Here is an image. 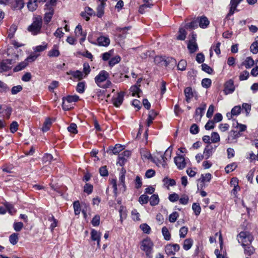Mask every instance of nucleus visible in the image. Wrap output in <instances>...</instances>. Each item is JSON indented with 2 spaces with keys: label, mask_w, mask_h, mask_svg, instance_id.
<instances>
[{
  "label": "nucleus",
  "mask_w": 258,
  "mask_h": 258,
  "mask_svg": "<svg viewBox=\"0 0 258 258\" xmlns=\"http://www.w3.org/2000/svg\"><path fill=\"white\" fill-rule=\"evenodd\" d=\"M97 42L100 46H107L110 44V39L107 36H101L98 38Z\"/></svg>",
  "instance_id": "13"
},
{
  "label": "nucleus",
  "mask_w": 258,
  "mask_h": 258,
  "mask_svg": "<svg viewBox=\"0 0 258 258\" xmlns=\"http://www.w3.org/2000/svg\"><path fill=\"white\" fill-rule=\"evenodd\" d=\"M68 75H72L75 78L77 79L78 80H81L84 77L83 73L80 71H70L67 72Z\"/></svg>",
  "instance_id": "16"
},
{
  "label": "nucleus",
  "mask_w": 258,
  "mask_h": 258,
  "mask_svg": "<svg viewBox=\"0 0 258 258\" xmlns=\"http://www.w3.org/2000/svg\"><path fill=\"white\" fill-rule=\"evenodd\" d=\"M63 98H64V100H66V101L69 102V103H72L73 102H75L79 100V96L77 95H73V96H68L66 97H63Z\"/></svg>",
  "instance_id": "37"
},
{
  "label": "nucleus",
  "mask_w": 258,
  "mask_h": 258,
  "mask_svg": "<svg viewBox=\"0 0 258 258\" xmlns=\"http://www.w3.org/2000/svg\"><path fill=\"white\" fill-rule=\"evenodd\" d=\"M193 241L190 238L186 239L183 242V248L185 250H189L192 246Z\"/></svg>",
  "instance_id": "27"
},
{
  "label": "nucleus",
  "mask_w": 258,
  "mask_h": 258,
  "mask_svg": "<svg viewBox=\"0 0 258 258\" xmlns=\"http://www.w3.org/2000/svg\"><path fill=\"white\" fill-rule=\"evenodd\" d=\"M214 151V148L211 145H207L205 147L203 152V154L205 156V158L206 159L209 158L212 155Z\"/></svg>",
  "instance_id": "14"
},
{
  "label": "nucleus",
  "mask_w": 258,
  "mask_h": 258,
  "mask_svg": "<svg viewBox=\"0 0 258 258\" xmlns=\"http://www.w3.org/2000/svg\"><path fill=\"white\" fill-rule=\"evenodd\" d=\"M179 214L177 212H174L171 214L169 217V220L170 222L174 223L176 221Z\"/></svg>",
  "instance_id": "59"
},
{
  "label": "nucleus",
  "mask_w": 258,
  "mask_h": 258,
  "mask_svg": "<svg viewBox=\"0 0 258 258\" xmlns=\"http://www.w3.org/2000/svg\"><path fill=\"white\" fill-rule=\"evenodd\" d=\"M186 67V62L184 60H181L177 66V68L179 70L184 71Z\"/></svg>",
  "instance_id": "61"
},
{
  "label": "nucleus",
  "mask_w": 258,
  "mask_h": 258,
  "mask_svg": "<svg viewBox=\"0 0 258 258\" xmlns=\"http://www.w3.org/2000/svg\"><path fill=\"white\" fill-rule=\"evenodd\" d=\"M53 13V10L51 8L49 9L48 11L45 13L44 20L46 23L47 24L51 21Z\"/></svg>",
  "instance_id": "22"
},
{
  "label": "nucleus",
  "mask_w": 258,
  "mask_h": 258,
  "mask_svg": "<svg viewBox=\"0 0 258 258\" xmlns=\"http://www.w3.org/2000/svg\"><path fill=\"white\" fill-rule=\"evenodd\" d=\"M192 209L197 216H198L201 213V208L199 204L194 203L192 206Z\"/></svg>",
  "instance_id": "42"
},
{
  "label": "nucleus",
  "mask_w": 258,
  "mask_h": 258,
  "mask_svg": "<svg viewBox=\"0 0 258 258\" xmlns=\"http://www.w3.org/2000/svg\"><path fill=\"white\" fill-rule=\"evenodd\" d=\"M235 90L233 81L230 80L226 82L224 85V92L226 94H231Z\"/></svg>",
  "instance_id": "10"
},
{
  "label": "nucleus",
  "mask_w": 258,
  "mask_h": 258,
  "mask_svg": "<svg viewBox=\"0 0 258 258\" xmlns=\"http://www.w3.org/2000/svg\"><path fill=\"white\" fill-rule=\"evenodd\" d=\"M27 7L30 11L33 12L36 10L38 7V3L35 0H29Z\"/></svg>",
  "instance_id": "24"
},
{
  "label": "nucleus",
  "mask_w": 258,
  "mask_h": 258,
  "mask_svg": "<svg viewBox=\"0 0 258 258\" xmlns=\"http://www.w3.org/2000/svg\"><path fill=\"white\" fill-rule=\"evenodd\" d=\"M238 241L241 243L243 246H246L250 244L253 240V236L246 231L241 232L237 236Z\"/></svg>",
  "instance_id": "4"
},
{
  "label": "nucleus",
  "mask_w": 258,
  "mask_h": 258,
  "mask_svg": "<svg viewBox=\"0 0 258 258\" xmlns=\"http://www.w3.org/2000/svg\"><path fill=\"white\" fill-rule=\"evenodd\" d=\"M249 74L246 71H243L239 76V80L240 81L246 80L248 79Z\"/></svg>",
  "instance_id": "63"
},
{
  "label": "nucleus",
  "mask_w": 258,
  "mask_h": 258,
  "mask_svg": "<svg viewBox=\"0 0 258 258\" xmlns=\"http://www.w3.org/2000/svg\"><path fill=\"white\" fill-rule=\"evenodd\" d=\"M198 21L197 19L196 21H192L190 23L187 24L185 25L186 28L188 29H195L198 27Z\"/></svg>",
  "instance_id": "62"
},
{
  "label": "nucleus",
  "mask_w": 258,
  "mask_h": 258,
  "mask_svg": "<svg viewBox=\"0 0 258 258\" xmlns=\"http://www.w3.org/2000/svg\"><path fill=\"white\" fill-rule=\"evenodd\" d=\"M39 55V54L32 53L25 59V61L27 62V64H28V63L29 62H32L34 61L37 59V58L38 57Z\"/></svg>",
  "instance_id": "40"
},
{
  "label": "nucleus",
  "mask_w": 258,
  "mask_h": 258,
  "mask_svg": "<svg viewBox=\"0 0 258 258\" xmlns=\"http://www.w3.org/2000/svg\"><path fill=\"white\" fill-rule=\"evenodd\" d=\"M254 61L250 57H247L242 62V64L245 66L246 69H249L254 65Z\"/></svg>",
  "instance_id": "21"
},
{
  "label": "nucleus",
  "mask_w": 258,
  "mask_h": 258,
  "mask_svg": "<svg viewBox=\"0 0 258 258\" xmlns=\"http://www.w3.org/2000/svg\"><path fill=\"white\" fill-rule=\"evenodd\" d=\"M24 6V0H15L13 4V8L16 10H21Z\"/></svg>",
  "instance_id": "25"
},
{
  "label": "nucleus",
  "mask_w": 258,
  "mask_h": 258,
  "mask_svg": "<svg viewBox=\"0 0 258 258\" xmlns=\"http://www.w3.org/2000/svg\"><path fill=\"white\" fill-rule=\"evenodd\" d=\"M241 111V107L240 106H235L231 110V114L232 115H237Z\"/></svg>",
  "instance_id": "55"
},
{
  "label": "nucleus",
  "mask_w": 258,
  "mask_h": 258,
  "mask_svg": "<svg viewBox=\"0 0 258 258\" xmlns=\"http://www.w3.org/2000/svg\"><path fill=\"white\" fill-rule=\"evenodd\" d=\"M202 69L203 71L209 74H211L213 72L212 69L206 63H203L201 66Z\"/></svg>",
  "instance_id": "51"
},
{
  "label": "nucleus",
  "mask_w": 258,
  "mask_h": 258,
  "mask_svg": "<svg viewBox=\"0 0 258 258\" xmlns=\"http://www.w3.org/2000/svg\"><path fill=\"white\" fill-rule=\"evenodd\" d=\"M197 21L199 24V26L202 28H206L209 25V21L205 16H202L197 18Z\"/></svg>",
  "instance_id": "12"
},
{
  "label": "nucleus",
  "mask_w": 258,
  "mask_h": 258,
  "mask_svg": "<svg viewBox=\"0 0 258 258\" xmlns=\"http://www.w3.org/2000/svg\"><path fill=\"white\" fill-rule=\"evenodd\" d=\"M187 48L190 53H194L198 50V47L195 41L189 40L187 45Z\"/></svg>",
  "instance_id": "19"
},
{
  "label": "nucleus",
  "mask_w": 258,
  "mask_h": 258,
  "mask_svg": "<svg viewBox=\"0 0 258 258\" xmlns=\"http://www.w3.org/2000/svg\"><path fill=\"white\" fill-rule=\"evenodd\" d=\"M140 228L142 230V231L145 233L149 234L150 233L151 231V228L150 226L147 225V224H142L140 225Z\"/></svg>",
  "instance_id": "52"
},
{
  "label": "nucleus",
  "mask_w": 258,
  "mask_h": 258,
  "mask_svg": "<svg viewBox=\"0 0 258 258\" xmlns=\"http://www.w3.org/2000/svg\"><path fill=\"white\" fill-rule=\"evenodd\" d=\"M153 246V242L149 238L145 239L141 242V248L145 252L146 256L149 258L152 257Z\"/></svg>",
  "instance_id": "3"
},
{
  "label": "nucleus",
  "mask_w": 258,
  "mask_h": 258,
  "mask_svg": "<svg viewBox=\"0 0 258 258\" xmlns=\"http://www.w3.org/2000/svg\"><path fill=\"white\" fill-rule=\"evenodd\" d=\"M75 33L77 36H82L83 34H86L83 32L82 26L80 25L76 26L75 29Z\"/></svg>",
  "instance_id": "48"
},
{
  "label": "nucleus",
  "mask_w": 258,
  "mask_h": 258,
  "mask_svg": "<svg viewBox=\"0 0 258 258\" xmlns=\"http://www.w3.org/2000/svg\"><path fill=\"white\" fill-rule=\"evenodd\" d=\"M124 93L120 92L117 93L116 97L112 98V103L115 107H119L122 103L124 98Z\"/></svg>",
  "instance_id": "9"
},
{
  "label": "nucleus",
  "mask_w": 258,
  "mask_h": 258,
  "mask_svg": "<svg viewBox=\"0 0 258 258\" xmlns=\"http://www.w3.org/2000/svg\"><path fill=\"white\" fill-rule=\"evenodd\" d=\"M244 253L246 255L250 256L254 252V248L252 246H244Z\"/></svg>",
  "instance_id": "58"
},
{
  "label": "nucleus",
  "mask_w": 258,
  "mask_h": 258,
  "mask_svg": "<svg viewBox=\"0 0 258 258\" xmlns=\"http://www.w3.org/2000/svg\"><path fill=\"white\" fill-rule=\"evenodd\" d=\"M75 215H79L81 212L80 205L79 201H75L73 203Z\"/></svg>",
  "instance_id": "45"
},
{
  "label": "nucleus",
  "mask_w": 258,
  "mask_h": 258,
  "mask_svg": "<svg viewBox=\"0 0 258 258\" xmlns=\"http://www.w3.org/2000/svg\"><path fill=\"white\" fill-rule=\"evenodd\" d=\"M85 82H79L76 88L77 91L79 93H82L85 91Z\"/></svg>",
  "instance_id": "43"
},
{
  "label": "nucleus",
  "mask_w": 258,
  "mask_h": 258,
  "mask_svg": "<svg viewBox=\"0 0 258 258\" xmlns=\"http://www.w3.org/2000/svg\"><path fill=\"white\" fill-rule=\"evenodd\" d=\"M206 104H202L201 106L198 108L196 111V115L200 116V118H201L203 114V111L206 109Z\"/></svg>",
  "instance_id": "32"
},
{
  "label": "nucleus",
  "mask_w": 258,
  "mask_h": 258,
  "mask_svg": "<svg viewBox=\"0 0 258 258\" xmlns=\"http://www.w3.org/2000/svg\"><path fill=\"white\" fill-rule=\"evenodd\" d=\"M130 91L132 92V96H135L137 95L138 97H140V93L141 92V90L137 85L131 87Z\"/></svg>",
  "instance_id": "33"
},
{
  "label": "nucleus",
  "mask_w": 258,
  "mask_h": 258,
  "mask_svg": "<svg viewBox=\"0 0 258 258\" xmlns=\"http://www.w3.org/2000/svg\"><path fill=\"white\" fill-rule=\"evenodd\" d=\"M250 51L253 54H256L258 52V43L257 40L253 42L250 46Z\"/></svg>",
  "instance_id": "46"
},
{
  "label": "nucleus",
  "mask_w": 258,
  "mask_h": 258,
  "mask_svg": "<svg viewBox=\"0 0 258 258\" xmlns=\"http://www.w3.org/2000/svg\"><path fill=\"white\" fill-rule=\"evenodd\" d=\"M109 77V73L106 71L102 70L95 77V82L100 88H108L111 85V81L108 80Z\"/></svg>",
  "instance_id": "1"
},
{
  "label": "nucleus",
  "mask_w": 258,
  "mask_h": 258,
  "mask_svg": "<svg viewBox=\"0 0 258 258\" xmlns=\"http://www.w3.org/2000/svg\"><path fill=\"white\" fill-rule=\"evenodd\" d=\"M188 228L185 226L181 227L179 230V235L180 238H184L187 233Z\"/></svg>",
  "instance_id": "56"
},
{
  "label": "nucleus",
  "mask_w": 258,
  "mask_h": 258,
  "mask_svg": "<svg viewBox=\"0 0 258 258\" xmlns=\"http://www.w3.org/2000/svg\"><path fill=\"white\" fill-rule=\"evenodd\" d=\"M54 160L52 156L50 154H45L43 157V161L44 163H50L52 160Z\"/></svg>",
  "instance_id": "47"
},
{
  "label": "nucleus",
  "mask_w": 258,
  "mask_h": 258,
  "mask_svg": "<svg viewBox=\"0 0 258 258\" xmlns=\"http://www.w3.org/2000/svg\"><path fill=\"white\" fill-rule=\"evenodd\" d=\"M18 234L14 233L10 236L9 240L13 245H15L18 241Z\"/></svg>",
  "instance_id": "35"
},
{
  "label": "nucleus",
  "mask_w": 258,
  "mask_h": 258,
  "mask_svg": "<svg viewBox=\"0 0 258 258\" xmlns=\"http://www.w3.org/2000/svg\"><path fill=\"white\" fill-rule=\"evenodd\" d=\"M194 93L190 87H187L184 89V94L187 102L194 96Z\"/></svg>",
  "instance_id": "20"
},
{
  "label": "nucleus",
  "mask_w": 258,
  "mask_h": 258,
  "mask_svg": "<svg viewBox=\"0 0 258 258\" xmlns=\"http://www.w3.org/2000/svg\"><path fill=\"white\" fill-rule=\"evenodd\" d=\"M237 5V3L235 1V0H231L230 2V10L229 12V14L232 15L234 13V11L236 8Z\"/></svg>",
  "instance_id": "54"
},
{
  "label": "nucleus",
  "mask_w": 258,
  "mask_h": 258,
  "mask_svg": "<svg viewBox=\"0 0 258 258\" xmlns=\"http://www.w3.org/2000/svg\"><path fill=\"white\" fill-rule=\"evenodd\" d=\"M51 125V121L50 119L47 118L45 120V121L44 123L43 126L42 128V131L44 132L48 131L49 130Z\"/></svg>",
  "instance_id": "38"
},
{
  "label": "nucleus",
  "mask_w": 258,
  "mask_h": 258,
  "mask_svg": "<svg viewBox=\"0 0 258 258\" xmlns=\"http://www.w3.org/2000/svg\"><path fill=\"white\" fill-rule=\"evenodd\" d=\"M123 150L122 146L120 144H116L113 148H109L107 152H109L110 154H117Z\"/></svg>",
  "instance_id": "18"
},
{
  "label": "nucleus",
  "mask_w": 258,
  "mask_h": 258,
  "mask_svg": "<svg viewBox=\"0 0 258 258\" xmlns=\"http://www.w3.org/2000/svg\"><path fill=\"white\" fill-rule=\"evenodd\" d=\"M162 233L165 240H170L171 237L170 234L167 228H166V227H163L162 229Z\"/></svg>",
  "instance_id": "39"
},
{
  "label": "nucleus",
  "mask_w": 258,
  "mask_h": 258,
  "mask_svg": "<svg viewBox=\"0 0 258 258\" xmlns=\"http://www.w3.org/2000/svg\"><path fill=\"white\" fill-rule=\"evenodd\" d=\"M5 206L11 214H13L16 212V210L14 209L13 206L12 204L9 203H6L5 204Z\"/></svg>",
  "instance_id": "60"
},
{
  "label": "nucleus",
  "mask_w": 258,
  "mask_h": 258,
  "mask_svg": "<svg viewBox=\"0 0 258 258\" xmlns=\"http://www.w3.org/2000/svg\"><path fill=\"white\" fill-rule=\"evenodd\" d=\"M174 162L179 169H182L186 166V162L183 156L177 154L174 159Z\"/></svg>",
  "instance_id": "7"
},
{
  "label": "nucleus",
  "mask_w": 258,
  "mask_h": 258,
  "mask_svg": "<svg viewBox=\"0 0 258 258\" xmlns=\"http://www.w3.org/2000/svg\"><path fill=\"white\" fill-rule=\"evenodd\" d=\"M93 190V185L89 184L86 183L84 187V191L88 194H90L92 193Z\"/></svg>",
  "instance_id": "53"
},
{
  "label": "nucleus",
  "mask_w": 258,
  "mask_h": 258,
  "mask_svg": "<svg viewBox=\"0 0 258 258\" xmlns=\"http://www.w3.org/2000/svg\"><path fill=\"white\" fill-rule=\"evenodd\" d=\"M186 36V33L184 29L181 28L179 29L178 35L177 36V39L179 40H184Z\"/></svg>",
  "instance_id": "30"
},
{
  "label": "nucleus",
  "mask_w": 258,
  "mask_h": 258,
  "mask_svg": "<svg viewBox=\"0 0 258 258\" xmlns=\"http://www.w3.org/2000/svg\"><path fill=\"white\" fill-rule=\"evenodd\" d=\"M47 43L43 42L41 45L36 46L35 47H33V49L35 52H41L47 49Z\"/></svg>",
  "instance_id": "23"
},
{
  "label": "nucleus",
  "mask_w": 258,
  "mask_h": 258,
  "mask_svg": "<svg viewBox=\"0 0 258 258\" xmlns=\"http://www.w3.org/2000/svg\"><path fill=\"white\" fill-rule=\"evenodd\" d=\"M114 50L111 49L108 52H106L102 54V59L104 61L109 59L111 56L113 55Z\"/></svg>",
  "instance_id": "36"
},
{
  "label": "nucleus",
  "mask_w": 258,
  "mask_h": 258,
  "mask_svg": "<svg viewBox=\"0 0 258 258\" xmlns=\"http://www.w3.org/2000/svg\"><path fill=\"white\" fill-rule=\"evenodd\" d=\"M13 62V59H7L1 62L2 70L3 72L7 71L11 69L10 65L12 64Z\"/></svg>",
  "instance_id": "17"
},
{
  "label": "nucleus",
  "mask_w": 258,
  "mask_h": 258,
  "mask_svg": "<svg viewBox=\"0 0 258 258\" xmlns=\"http://www.w3.org/2000/svg\"><path fill=\"white\" fill-rule=\"evenodd\" d=\"M105 4L100 3L97 8V16L101 18L104 14V9Z\"/></svg>",
  "instance_id": "26"
},
{
  "label": "nucleus",
  "mask_w": 258,
  "mask_h": 258,
  "mask_svg": "<svg viewBox=\"0 0 258 258\" xmlns=\"http://www.w3.org/2000/svg\"><path fill=\"white\" fill-rule=\"evenodd\" d=\"M60 52L58 49V46L54 45L52 48L48 52V56L50 57H57L59 55Z\"/></svg>",
  "instance_id": "15"
},
{
  "label": "nucleus",
  "mask_w": 258,
  "mask_h": 258,
  "mask_svg": "<svg viewBox=\"0 0 258 258\" xmlns=\"http://www.w3.org/2000/svg\"><path fill=\"white\" fill-rule=\"evenodd\" d=\"M149 201V197L146 195H141L139 199V202L141 204H147Z\"/></svg>",
  "instance_id": "57"
},
{
  "label": "nucleus",
  "mask_w": 258,
  "mask_h": 258,
  "mask_svg": "<svg viewBox=\"0 0 258 258\" xmlns=\"http://www.w3.org/2000/svg\"><path fill=\"white\" fill-rule=\"evenodd\" d=\"M62 107L64 110H69L73 107V106L71 103L66 101L64 98H62Z\"/></svg>",
  "instance_id": "44"
},
{
  "label": "nucleus",
  "mask_w": 258,
  "mask_h": 258,
  "mask_svg": "<svg viewBox=\"0 0 258 258\" xmlns=\"http://www.w3.org/2000/svg\"><path fill=\"white\" fill-rule=\"evenodd\" d=\"M101 234L100 232L93 229L91 232V238L93 241H97V246L100 247V240L101 238Z\"/></svg>",
  "instance_id": "11"
},
{
  "label": "nucleus",
  "mask_w": 258,
  "mask_h": 258,
  "mask_svg": "<svg viewBox=\"0 0 258 258\" xmlns=\"http://www.w3.org/2000/svg\"><path fill=\"white\" fill-rule=\"evenodd\" d=\"M121 60V58L119 55H116L111 58L108 62L110 67H112L116 64L119 63Z\"/></svg>",
  "instance_id": "28"
},
{
  "label": "nucleus",
  "mask_w": 258,
  "mask_h": 258,
  "mask_svg": "<svg viewBox=\"0 0 258 258\" xmlns=\"http://www.w3.org/2000/svg\"><path fill=\"white\" fill-rule=\"evenodd\" d=\"M211 80L210 79L205 78L203 79L202 81V85L203 87L208 88L211 85Z\"/></svg>",
  "instance_id": "49"
},
{
  "label": "nucleus",
  "mask_w": 258,
  "mask_h": 258,
  "mask_svg": "<svg viewBox=\"0 0 258 258\" xmlns=\"http://www.w3.org/2000/svg\"><path fill=\"white\" fill-rule=\"evenodd\" d=\"M42 25V18L38 16L34 18L33 23L28 27V30L33 35H36L40 32Z\"/></svg>",
  "instance_id": "2"
},
{
  "label": "nucleus",
  "mask_w": 258,
  "mask_h": 258,
  "mask_svg": "<svg viewBox=\"0 0 258 258\" xmlns=\"http://www.w3.org/2000/svg\"><path fill=\"white\" fill-rule=\"evenodd\" d=\"M173 148L171 146H170L165 152L164 155L162 156V160H163L162 162L161 163L162 166L163 168H166L167 166V164L166 163V160H168V159H170L172 155Z\"/></svg>",
  "instance_id": "8"
},
{
  "label": "nucleus",
  "mask_w": 258,
  "mask_h": 258,
  "mask_svg": "<svg viewBox=\"0 0 258 258\" xmlns=\"http://www.w3.org/2000/svg\"><path fill=\"white\" fill-rule=\"evenodd\" d=\"M77 128V126L75 123H71L70 126L68 127V130L69 132L76 134L78 133Z\"/></svg>",
  "instance_id": "50"
},
{
  "label": "nucleus",
  "mask_w": 258,
  "mask_h": 258,
  "mask_svg": "<svg viewBox=\"0 0 258 258\" xmlns=\"http://www.w3.org/2000/svg\"><path fill=\"white\" fill-rule=\"evenodd\" d=\"M28 64H27V62L24 60L21 62L19 63L15 68L14 69V71L15 72L20 71L23 69H25Z\"/></svg>",
  "instance_id": "29"
},
{
  "label": "nucleus",
  "mask_w": 258,
  "mask_h": 258,
  "mask_svg": "<svg viewBox=\"0 0 258 258\" xmlns=\"http://www.w3.org/2000/svg\"><path fill=\"white\" fill-rule=\"evenodd\" d=\"M125 173V170H124L123 168H122L119 173V181L118 183V185L119 187L120 190L123 192L125 190V185L124 181Z\"/></svg>",
  "instance_id": "5"
},
{
  "label": "nucleus",
  "mask_w": 258,
  "mask_h": 258,
  "mask_svg": "<svg viewBox=\"0 0 258 258\" xmlns=\"http://www.w3.org/2000/svg\"><path fill=\"white\" fill-rule=\"evenodd\" d=\"M180 248V246L177 244H168L166 246L165 250L167 255H174L177 252Z\"/></svg>",
  "instance_id": "6"
},
{
  "label": "nucleus",
  "mask_w": 258,
  "mask_h": 258,
  "mask_svg": "<svg viewBox=\"0 0 258 258\" xmlns=\"http://www.w3.org/2000/svg\"><path fill=\"white\" fill-rule=\"evenodd\" d=\"M211 141L213 143L219 142L220 140L219 135L216 132H213L211 134Z\"/></svg>",
  "instance_id": "41"
},
{
  "label": "nucleus",
  "mask_w": 258,
  "mask_h": 258,
  "mask_svg": "<svg viewBox=\"0 0 258 258\" xmlns=\"http://www.w3.org/2000/svg\"><path fill=\"white\" fill-rule=\"evenodd\" d=\"M163 181L165 184L170 186H173L175 185L176 183L174 179H169L167 177L164 178Z\"/></svg>",
  "instance_id": "64"
},
{
  "label": "nucleus",
  "mask_w": 258,
  "mask_h": 258,
  "mask_svg": "<svg viewBox=\"0 0 258 258\" xmlns=\"http://www.w3.org/2000/svg\"><path fill=\"white\" fill-rule=\"evenodd\" d=\"M159 202V199L157 195L154 194L150 199V205L152 206H156L158 204Z\"/></svg>",
  "instance_id": "31"
},
{
  "label": "nucleus",
  "mask_w": 258,
  "mask_h": 258,
  "mask_svg": "<svg viewBox=\"0 0 258 258\" xmlns=\"http://www.w3.org/2000/svg\"><path fill=\"white\" fill-rule=\"evenodd\" d=\"M157 115V113L154 112L153 110L149 112L148 117L147 119V125L149 126L153 122V120L154 119L155 116Z\"/></svg>",
  "instance_id": "34"
}]
</instances>
